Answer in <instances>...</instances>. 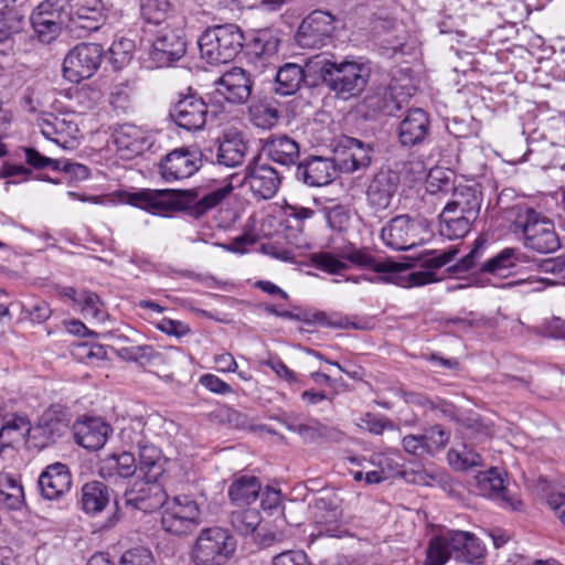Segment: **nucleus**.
Returning <instances> with one entry per match:
<instances>
[{
	"label": "nucleus",
	"mask_w": 565,
	"mask_h": 565,
	"mask_svg": "<svg viewBox=\"0 0 565 565\" xmlns=\"http://www.w3.org/2000/svg\"><path fill=\"white\" fill-rule=\"evenodd\" d=\"M232 191V183L224 181L209 191L202 189L186 191L142 190L131 193L128 202L153 214L186 211L190 216L198 218L217 206Z\"/></svg>",
	"instance_id": "obj_1"
},
{
	"label": "nucleus",
	"mask_w": 565,
	"mask_h": 565,
	"mask_svg": "<svg viewBox=\"0 0 565 565\" xmlns=\"http://www.w3.org/2000/svg\"><path fill=\"white\" fill-rule=\"evenodd\" d=\"M457 247L452 246L447 250L437 252L429 250L422 256V266L428 270H418L408 273L403 276L402 273L409 268L407 264H401L395 262H376L375 258L366 249H352L351 252L343 254V258L348 259L352 264L370 268L376 273L383 274L382 279L387 282H394L404 287L412 286H424L438 280L434 269H438L449 262H451L457 255Z\"/></svg>",
	"instance_id": "obj_2"
},
{
	"label": "nucleus",
	"mask_w": 565,
	"mask_h": 565,
	"mask_svg": "<svg viewBox=\"0 0 565 565\" xmlns=\"http://www.w3.org/2000/svg\"><path fill=\"white\" fill-rule=\"evenodd\" d=\"M509 217L513 231L522 232L524 245L527 248L547 254L554 253L561 247L554 223L548 217L525 205H513L509 210Z\"/></svg>",
	"instance_id": "obj_3"
},
{
	"label": "nucleus",
	"mask_w": 565,
	"mask_h": 565,
	"mask_svg": "<svg viewBox=\"0 0 565 565\" xmlns=\"http://www.w3.org/2000/svg\"><path fill=\"white\" fill-rule=\"evenodd\" d=\"M484 555V548L480 540L466 531H447L430 540L426 565H445L454 558L462 563H473Z\"/></svg>",
	"instance_id": "obj_4"
},
{
	"label": "nucleus",
	"mask_w": 565,
	"mask_h": 565,
	"mask_svg": "<svg viewBox=\"0 0 565 565\" xmlns=\"http://www.w3.org/2000/svg\"><path fill=\"white\" fill-rule=\"evenodd\" d=\"M236 550V540L226 530L211 526L200 531L190 553L194 565H224Z\"/></svg>",
	"instance_id": "obj_5"
},
{
	"label": "nucleus",
	"mask_w": 565,
	"mask_h": 565,
	"mask_svg": "<svg viewBox=\"0 0 565 565\" xmlns=\"http://www.w3.org/2000/svg\"><path fill=\"white\" fill-rule=\"evenodd\" d=\"M185 51L184 20H170L156 31L149 50V60L157 68L175 67Z\"/></svg>",
	"instance_id": "obj_6"
},
{
	"label": "nucleus",
	"mask_w": 565,
	"mask_h": 565,
	"mask_svg": "<svg viewBox=\"0 0 565 565\" xmlns=\"http://www.w3.org/2000/svg\"><path fill=\"white\" fill-rule=\"evenodd\" d=\"M431 235L428 221L402 214L393 217L381 231L384 244L395 250H408L424 244Z\"/></svg>",
	"instance_id": "obj_7"
},
{
	"label": "nucleus",
	"mask_w": 565,
	"mask_h": 565,
	"mask_svg": "<svg viewBox=\"0 0 565 565\" xmlns=\"http://www.w3.org/2000/svg\"><path fill=\"white\" fill-rule=\"evenodd\" d=\"M161 508V526L167 533L184 536L201 524V509L191 495L166 497Z\"/></svg>",
	"instance_id": "obj_8"
},
{
	"label": "nucleus",
	"mask_w": 565,
	"mask_h": 565,
	"mask_svg": "<svg viewBox=\"0 0 565 565\" xmlns=\"http://www.w3.org/2000/svg\"><path fill=\"white\" fill-rule=\"evenodd\" d=\"M121 440L131 448L138 449L139 465L138 469L145 479L150 482H157L158 478L164 471L166 459L161 450L151 444L142 433V425H130L121 429Z\"/></svg>",
	"instance_id": "obj_9"
},
{
	"label": "nucleus",
	"mask_w": 565,
	"mask_h": 565,
	"mask_svg": "<svg viewBox=\"0 0 565 565\" xmlns=\"http://www.w3.org/2000/svg\"><path fill=\"white\" fill-rule=\"evenodd\" d=\"M31 25L39 41L51 43L54 41L63 24H67V10L65 0H44L32 12Z\"/></svg>",
	"instance_id": "obj_10"
},
{
	"label": "nucleus",
	"mask_w": 565,
	"mask_h": 565,
	"mask_svg": "<svg viewBox=\"0 0 565 565\" xmlns=\"http://www.w3.org/2000/svg\"><path fill=\"white\" fill-rule=\"evenodd\" d=\"M105 20L102 0H81L68 8L66 28L75 38L83 39L99 30Z\"/></svg>",
	"instance_id": "obj_11"
},
{
	"label": "nucleus",
	"mask_w": 565,
	"mask_h": 565,
	"mask_svg": "<svg viewBox=\"0 0 565 565\" xmlns=\"http://www.w3.org/2000/svg\"><path fill=\"white\" fill-rule=\"evenodd\" d=\"M247 149L243 135L236 130H228L217 137L213 146L204 149L203 154L213 163L235 168L244 162Z\"/></svg>",
	"instance_id": "obj_12"
},
{
	"label": "nucleus",
	"mask_w": 565,
	"mask_h": 565,
	"mask_svg": "<svg viewBox=\"0 0 565 565\" xmlns=\"http://www.w3.org/2000/svg\"><path fill=\"white\" fill-rule=\"evenodd\" d=\"M373 149L355 138H341L333 149L332 160L335 168L343 173H353L365 169L372 161Z\"/></svg>",
	"instance_id": "obj_13"
},
{
	"label": "nucleus",
	"mask_w": 565,
	"mask_h": 565,
	"mask_svg": "<svg viewBox=\"0 0 565 565\" xmlns=\"http://www.w3.org/2000/svg\"><path fill=\"white\" fill-rule=\"evenodd\" d=\"M333 31V15L316 10L302 20L296 34V41L301 47H320Z\"/></svg>",
	"instance_id": "obj_14"
},
{
	"label": "nucleus",
	"mask_w": 565,
	"mask_h": 565,
	"mask_svg": "<svg viewBox=\"0 0 565 565\" xmlns=\"http://www.w3.org/2000/svg\"><path fill=\"white\" fill-rule=\"evenodd\" d=\"M38 488L43 499L53 501L63 498L72 488V475L68 467L62 462H54L41 472Z\"/></svg>",
	"instance_id": "obj_15"
},
{
	"label": "nucleus",
	"mask_w": 565,
	"mask_h": 565,
	"mask_svg": "<svg viewBox=\"0 0 565 565\" xmlns=\"http://www.w3.org/2000/svg\"><path fill=\"white\" fill-rule=\"evenodd\" d=\"M170 116L185 130H201L206 124L207 106L202 98L189 95L174 105Z\"/></svg>",
	"instance_id": "obj_16"
},
{
	"label": "nucleus",
	"mask_w": 565,
	"mask_h": 565,
	"mask_svg": "<svg viewBox=\"0 0 565 565\" xmlns=\"http://www.w3.org/2000/svg\"><path fill=\"white\" fill-rule=\"evenodd\" d=\"M399 174L393 170H381L370 182L367 202L375 211H384L390 205L399 186Z\"/></svg>",
	"instance_id": "obj_17"
},
{
	"label": "nucleus",
	"mask_w": 565,
	"mask_h": 565,
	"mask_svg": "<svg viewBox=\"0 0 565 565\" xmlns=\"http://www.w3.org/2000/svg\"><path fill=\"white\" fill-rule=\"evenodd\" d=\"M477 491L480 495L498 500L504 508L521 510L522 502L508 495L504 480L497 468L479 472L475 477Z\"/></svg>",
	"instance_id": "obj_18"
},
{
	"label": "nucleus",
	"mask_w": 565,
	"mask_h": 565,
	"mask_svg": "<svg viewBox=\"0 0 565 565\" xmlns=\"http://www.w3.org/2000/svg\"><path fill=\"white\" fill-rule=\"evenodd\" d=\"M345 67H351L352 71H371L362 62L358 61H342L337 63L328 53L316 54L309 57H297L295 62H287L277 66V71H343Z\"/></svg>",
	"instance_id": "obj_19"
},
{
	"label": "nucleus",
	"mask_w": 565,
	"mask_h": 565,
	"mask_svg": "<svg viewBox=\"0 0 565 565\" xmlns=\"http://www.w3.org/2000/svg\"><path fill=\"white\" fill-rule=\"evenodd\" d=\"M313 76L311 86L323 82L331 90L343 99L360 94L366 85L367 78L361 73H309Z\"/></svg>",
	"instance_id": "obj_20"
},
{
	"label": "nucleus",
	"mask_w": 565,
	"mask_h": 565,
	"mask_svg": "<svg viewBox=\"0 0 565 565\" xmlns=\"http://www.w3.org/2000/svg\"><path fill=\"white\" fill-rule=\"evenodd\" d=\"M199 160L194 152L188 149H174L160 163V173L166 181L189 178L199 170Z\"/></svg>",
	"instance_id": "obj_21"
},
{
	"label": "nucleus",
	"mask_w": 565,
	"mask_h": 565,
	"mask_svg": "<svg viewBox=\"0 0 565 565\" xmlns=\"http://www.w3.org/2000/svg\"><path fill=\"white\" fill-rule=\"evenodd\" d=\"M335 171L332 158L311 157L298 163L296 178L309 186H322L333 181Z\"/></svg>",
	"instance_id": "obj_22"
},
{
	"label": "nucleus",
	"mask_w": 565,
	"mask_h": 565,
	"mask_svg": "<svg viewBox=\"0 0 565 565\" xmlns=\"http://www.w3.org/2000/svg\"><path fill=\"white\" fill-rule=\"evenodd\" d=\"M215 96L223 97L233 104H243L247 102L252 94L253 82L248 73H223L214 82Z\"/></svg>",
	"instance_id": "obj_23"
},
{
	"label": "nucleus",
	"mask_w": 565,
	"mask_h": 565,
	"mask_svg": "<svg viewBox=\"0 0 565 565\" xmlns=\"http://www.w3.org/2000/svg\"><path fill=\"white\" fill-rule=\"evenodd\" d=\"M429 130L430 121L427 113L420 108H413L399 122L398 138L403 146L414 147L425 141Z\"/></svg>",
	"instance_id": "obj_24"
},
{
	"label": "nucleus",
	"mask_w": 565,
	"mask_h": 565,
	"mask_svg": "<svg viewBox=\"0 0 565 565\" xmlns=\"http://www.w3.org/2000/svg\"><path fill=\"white\" fill-rule=\"evenodd\" d=\"M104 60L102 45L81 43L71 49L64 57L62 71H98Z\"/></svg>",
	"instance_id": "obj_25"
},
{
	"label": "nucleus",
	"mask_w": 565,
	"mask_h": 565,
	"mask_svg": "<svg viewBox=\"0 0 565 565\" xmlns=\"http://www.w3.org/2000/svg\"><path fill=\"white\" fill-rule=\"evenodd\" d=\"M245 180L254 195L265 200L276 194L281 182L278 171L267 164L248 167Z\"/></svg>",
	"instance_id": "obj_26"
},
{
	"label": "nucleus",
	"mask_w": 565,
	"mask_h": 565,
	"mask_svg": "<svg viewBox=\"0 0 565 565\" xmlns=\"http://www.w3.org/2000/svg\"><path fill=\"white\" fill-rule=\"evenodd\" d=\"M166 493L156 482L136 483L131 489L125 492V502L127 505L150 513L163 504Z\"/></svg>",
	"instance_id": "obj_27"
},
{
	"label": "nucleus",
	"mask_w": 565,
	"mask_h": 565,
	"mask_svg": "<svg viewBox=\"0 0 565 565\" xmlns=\"http://www.w3.org/2000/svg\"><path fill=\"white\" fill-rule=\"evenodd\" d=\"M138 470L135 456L129 451L111 454L99 461L98 473L104 479H126Z\"/></svg>",
	"instance_id": "obj_28"
},
{
	"label": "nucleus",
	"mask_w": 565,
	"mask_h": 565,
	"mask_svg": "<svg viewBox=\"0 0 565 565\" xmlns=\"http://www.w3.org/2000/svg\"><path fill=\"white\" fill-rule=\"evenodd\" d=\"M267 157L279 164H295L299 158V145L287 135L271 136L263 147Z\"/></svg>",
	"instance_id": "obj_29"
},
{
	"label": "nucleus",
	"mask_w": 565,
	"mask_h": 565,
	"mask_svg": "<svg viewBox=\"0 0 565 565\" xmlns=\"http://www.w3.org/2000/svg\"><path fill=\"white\" fill-rule=\"evenodd\" d=\"M109 431V426L100 418H88L75 425V439L86 449L97 450L102 448Z\"/></svg>",
	"instance_id": "obj_30"
},
{
	"label": "nucleus",
	"mask_w": 565,
	"mask_h": 565,
	"mask_svg": "<svg viewBox=\"0 0 565 565\" xmlns=\"http://www.w3.org/2000/svg\"><path fill=\"white\" fill-rule=\"evenodd\" d=\"M279 40L269 32L258 33L248 44L247 54L256 67H268L276 60Z\"/></svg>",
	"instance_id": "obj_31"
},
{
	"label": "nucleus",
	"mask_w": 565,
	"mask_h": 565,
	"mask_svg": "<svg viewBox=\"0 0 565 565\" xmlns=\"http://www.w3.org/2000/svg\"><path fill=\"white\" fill-rule=\"evenodd\" d=\"M110 501V490L102 481L86 482L81 490V507L87 514L94 515L104 511Z\"/></svg>",
	"instance_id": "obj_32"
},
{
	"label": "nucleus",
	"mask_w": 565,
	"mask_h": 565,
	"mask_svg": "<svg viewBox=\"0 0 565 565\" xmlns=\"http://www.w3.org/2000/svg\"><path fill=\"white\" fill-rule=\"evenodd\" d=\"M216 38V44L223 57L224 64L231 62L243 45V34L235 24L215 25L212 28Z\"/></svg>",
	"instance_id": "obj_33"
},
{
	"label": "nucleus",
	"mask_w": 565,
	"mask_h": 565,
	"mask_svg": "<svg viewBox=\"0 0 565 565\" xmlns=\"http://www.w3.org/2000/svg\"><path fill=\"white\" fill-rule=\"evenodd\" d=\"M260 482L254 476L237 477L228 488V497L237 507L254 502L260 492Z\"/></svg>",
	"instance_id": "obj_34"
},
{
	"label": "nucleus",
	"mask_w": 565,
	"mask_h": 565,
	"mask_svg": "<svg viewBox=\"0 0 565 565\" xmlns=\"http://www.w3.org/2000/svg\"><path fill=\"white\" fill-rule=\"evenodd\" d=\"M482 196L481 193L477 191L473 186L468 185H459L456 186L454 192L451 193V199L447 202L450 206L455 209H460L466 216H469L472 220H477L480 207H481Z\"/></svg>",
	"instance_id": "obj_35"
},
{
	"label": "nucleus",
	"mask_w": 565,
	"mask_h": 565,
	"mask_svg": "<svg viewBox=\"0 0 565 565\" xmlns=\"http://www.w3.org/2000/svg\"><path fill=\"white\" fill-rule=\"evenodd\" d=\"M24 502V490L21 482L10 473H1L0 508L4 510H20Z\"/></svg>",
	"instance_id": "obj_36"
},
{
	"label": "nucleus",
	"mask_w": 565,
	"mask_h": 565,
	"mask_svg": "<svg viewBox=\"0 0 565 565\" xmlns=\"http://www.w3.org/2000/svg\"><path fill=\"white\" fill-rule=\"evenodd\" d=\"M140 15L146 23L159 25L170 20L182 19L172 14L169 0H139Z\"/></svg>",
	"instance_id": "obj_37"
},
{
	"label": "nucleus",
	"mask_w": 565,
	"mask_h": 565,
	"mask_svg": "<svg viewBox=\"0 0 565 565\" xmlns=\"http://www.w3.org/2000/svg\"><path fill=\"white\" fill-rule=\"evenodd\" d=\"M439 232L448 239H459L465 237L476 221L469 216L454 217L449 211H443L439 215Z\"/></svg>",
	"instance_id": "obj_38"
},
{
	"label": "nucleus",
	"mask_w": 565,
	"mask_h": 565,
	"mask_svg": "<svg viewBox=\"0 0 565 565\" xmlns=\"http://www.w3.org/2000/svg\"><path fill=\"white\" fill-rule=\"evenodd\" d=\"M114 140L118 148L127 149L136 153L140 152L146 143L142 131L130 124H124L116 128Z\"/></svg>",
	"instance_id": "obj_39"
},
{
	"label": "nucleus",
	"mask_w": 565,
	"mask_h": 565,
	"mask_svg": "<svg viewBox=\"0 0 565 565\" xmlns=\"http://www.w3.org/2000/svg\"><path fill=\"white\" fill-rule=\"evenodd\" d=\"M523 255L515 248H504L494 257L484 262L481 270L493 275H503L510 268L516 266L521 262Z\"/></svg>",
	"instance_id": "obj_40"
},
{
	"label": "nucleus",
	"mask_w": 565,
	"mask_h": 565,
	"mask_svg": "<svg viewBox=\"0 0 565 565\" xmlns=\"http://www.w3.org/2000/svg\"><path fill=\"white\" fill-rule=\"evenodd\" d=\"M312 81L313 76L309 73H276L275 90L282 96L291 95L302 85L312 87L310 85Z\"/></svg>",
	"instance_id": "obj_41"
},
{
	"label": "nucleus",
	"mask_w": 565,
	"mask_h": 565,
	"mask_svg": "<svg viewBox=\"0 0 565 565\" xmlns=\"http://www.w3.org/2000/svg\"><path fill=\"white\" fill-rule=\"evenodd\" d=\"M253 124L262 129L275 127L280 118L278 108L269 103H257L249 107Z\"/></svg>",
	"instance_id": "obj_42"
},
{
	"label": "nucleus",
	"mask_w": 565,
	"mask_h": 565,
	"mask_svg": "<svg viewBox=\"0 0 565 565\" xmlns=\"http://www.w3.org/2000/svg\"><path fill=\"white\" fill-rule=\"evenodd\" d=\"M77 307L81 309L85 318H92L102 322L107 317L104 309V302L96 292L89 290L79 291Z\"/></svg>",
	"instance_id": "obj_43"
},
{
	"label": "nucleus",
	"mask_w": 565,
	"mask_h": 565,
	"mask_svg": "<svg viewBox=\"0 0 565 565\" xmlns=\"http://www.w3.org/2000/svg\"><path fill=\"white\" fill-rule=\"evenodd\" d=\"M260 521V514L256 509H241L231 514L232 526L242 535L254 533Z\"/></svg>",
	"instance_id": "obj_44"
},
{
	"label": "nucleus",
	"mask_w": 565,
	"mask_h": 565,
	"mask_svg": "<svg viewBox=\"0 0 565 565\" xmlns=\"http://www.w3.org/2000/svg\"><path fill=\"white\" fill-rule=\"evenodd\" d=\"M447 459L449 465L457 470H466L482 465L481 456L468 448L467 445H462L461 450L451 448L447 454Z\"/></svg>",
	"instance_id": "obj_45"
},
{
	"label": "nucleus",
	"mask_w": 565,
	"mask_h": 565,
	"mask_svg": "<svg viewBox=\"0 0 565 565\" xmlns=\"http://www.w3.org/2000/svg\"><path fill=\"white\" fill-rule=\"evenodd\" d=\"M200 54L203 60L210 65L224 64L222 54L218 45L216 44V38L212 28L205 30L198 41Z\"/></svg>",
	"instance_id": "obj_46"
},
{
	"label": "nucleus",
	"mask_w": 565,
	"mask_h": 565,
	"mask_svg": "<svg viewBox=\"0 0 565 565\" xmlns=\"http://www.w3.org/2000/svg\"><path fill=\"white\" fill-rule=\"evenodd\" d=\"M422 435L429 457L444 449L450 439V431L441 425H434L425 429Z\"/></svg>",
	"instance_id": "obj_47"
},
{
	"label": "nucleus",
	"mask_w": 565,
	"mask_h": 565,
	"mask_svg": "<svg viewBox=\"0 0 565 565\" xmlns=\"http://www.w3.org/2000/svg\"><path fill=\"white\" fill-rule=\"evenodd\" d=\"M134 43L128 39L115 41L110 49V60L114 71H121L129 65L132 57Z\"/></svg>",
	"instance_id": "obj_48"
},
{
	"label": "nucleus",
	"mask_w": 565,
	"mask_h": 565,
	"mask_svg": "<svg viewBox=\"0 0 565 565\" xmlns=\"http://www.w3.org/2000/svg\"><path fill=\"white\" fill-rule=\"evenodd\" d=\"M313 266L329 274H339L348 269V265L330 253H316L311 256Z\"/></svg>",
	"instance_id": "obj_49"
},
{
	"label": "nucleus",
	"mask_w": 565,
	"mask_h": 565,
	"mask_svg": "<svg viewBox=\"0 0 565 565\" xmlns=\"http://www.w3.org/2000/svg\"><path fill=\"white\" fill-rule=\"evenodd\" d=\"M119 565H156V562L149 548L137 546L121 555Z\"/></svg>",
	"instance_id": "obj_50"
},
{
	"label": "nucleus",
	"mask_w": 565,
	"mask_h": 565,
	"mask_svg": "<svg viewBox=\"0 0 565 565\" xmlns=\"http://www.w3.org/2000/svg\"><path fill=\"white\" fill-rule=\"evenodd\" d=\"M22 150L25 154L26 163L34 169L50 168L54 171H58L62 167L63 162L60 159L45 157L34 148H23Z\"/></svg>",
	"instance_id": "obj_51"
},
{
	"label": "nucleus",
	"mask_w": 565,
	"mask_h": 565,
	"mask_svg": "<svg viewBox=\"0 0 565 565\" xmlns=\"http://www.w3.org/2000/svg\"><path fill=\"white\" fill-rule=\"evenodd\" d=\"M24 17L21 13L0 14V42L9 40L22 29Z\"/></svg>",
	"instance_id": "obj_52"
},
{
	"label": "nucleus",
	"mask_w": 565,
	"mask_h": 565,
	"mask_svg": "<svg viewBox=\"0 0 565 565\" xmlns=\"http://www.w3.org/2000/svg\"><path fill=\"white\" fill-rule=\"evenodd\" d=\"M441 173V171H433L429 173L426 189L430 194L445 196L454 192L456 186L448 178L438 175Z\"/></svg>",
	"instance_id": "obj_53"
},
{
	"label": "nucleus",
	"mask_w": 565,
	"mask_h": 565,
	"mask_svg": "<svg viewBox=\"0 0 565 565\" xmlns=\"http://www.w3.org/2000/svg\"><path fill=\"white\" fill-rule=\"evenodd\" d=\"M360 426L375 435H381L385 429H395V425L386 417L371 413L361 418Z\"/></svg>",
	"instance_id": "obj_54"
},
{
	"label": "nucleus",
	"mask_w": 565,
	"mask_h": 565,
	"mask_svg": "<svg viewBox=\"0 0 565 565\" xmlns=\"http://www.w3.org/2000/svg\"><path fill=\"white\" fill-rule=\"evenodd\" d=\"M404 450L418 458L429 457L425 447L423 435H406L402 439Z\"/></svg>",
	"instance_id": "obj_55"
},
{
	"label": "nucleus",
	"mask_w": 565,
	"mask_h": 565,
	"mask_svg": "<svg viewBox=\"0 0 565 565\" xmlns=\"http://www.w3.org/2000/svg\"><path fill=\"white\" fill-rule=\"evenodd\" d=\"M284 213L289 221L292 220L296 222V227L298 230H301L306 220L312 218L316 214V212L309 207L288 203L284 207Z\"/></svg>",
	"instance_id": "obj_56"
},
{
	"label": "nucleus",
	"mask_w": 565,
	"mask_h": 565,
	"mask_svg": "<svg viewBox=\"0 0 565 565\" xmlns=\"http://www.w3.org/2000/svg\"><path fill=\"white\" fill-rule=\"evenodd\" d=\"M158 329L168 335H174L177 338H181L190 333L191 329L189 324L179 321L172 320L168 318H163L158 324Z\"/></svg>",
	"instance_id": "obj_57"
},
{
	"label": "nucleus",
	"mask_w": 565,
	"mask_h": 565,
	"mask_svg": "<svg viewBox=\"0 0 565 565\" xmlns=\"http://www.w3.org/2000/svg\"><path fill=\"white\" fill-rule=\"evenodd\" d=\"M273 565H310L302 551H286L273 558Z\"/></svg>",
	"instance_id": "obj_58"
},
{
	"label": "nucleus",
	"mask_w": 565,
	"mask_h": 565,
	"mask_svg": "<svg viewBox=\"0 0 565 565\" xmlns=\"http://www.w3.org/2000/svg\"><path fill=\"white\" fill-rule=\"evenodd\" d=\"M289 430H292L297 434H299L305 441L307 443H315L319 440V434H320V423L319 422H312L310 424H297V425H290Z\"/></svg>",
	"instance_id": "obj_59"
},
{
	"label": "nucleus",
	"mask_w": 565,
	"mask_h": 565,
	"mask_svg": "<svg viewBox=\"0 0 565 565\" xmlns=\"http://www.w3.org/2000/svg\"><path fill=\"white\" fill-rule=\"evenodd\" d=\"M200 383L207 388L210 392L215 394H228L232 393V387L223 380L214 374H204L200 377Z\"/></svg>",
	"instance_id": "obj_60"
},
{
	"label": "nucleus",
	"mask_w": 565,
	"mask_h": 565,
	"mask_svg": "<svg viewBox=\"0 0 565 565\" xmlns=\"http://www.w3.org/2000/svg\"><path fill=\"white\" fill-rule=\"evenodd\" d=\"M539 266L542 271L551 273L565 279V256L543 259Z\"/></svg>",
	"instance_id": "obj_61"
},
{
	"label": "nucleus",
	"mask_w": 565,
	"mask_h": 565,
	"mask_svg": "<svg viewBox=\"0 0 565 565\" xmlns=\"http://www.w3.org/2000/svg\"><path fill=\"white\" fill-rule=\"evenodd\" d=\"M328 224L333 230H342L349 222V215L342 206H334L326 215Z\"/></svg>",
	"instance_id": "obj_62"
},
{
	"label": "nucleus",
	"mask_w": 565,
	"mask_h": 565,
	"mask_svg": "<svg viewBox=\"0 0 565 565\" xmlns=\"http://www.w3.org/2000/svg\"><path fill=\"white\" fill-rule=\"evenodd\" d=\"M544 331L552 338L565 340V320L553 317L544 323Z\"/></svg>",
	"instance_id": "obj_63"
},
{
	"label": "nucleus",
	"mask_w": 565,
	"mask_h": 565,
	"mask_svg": "<svg viewBox=\"0 0 565 565\" xmlns=\"http://www.w3.org/2000/svg\"><path fill=\"white\" fill-rule=\"evenodd\" d=\"M547 504L561 522L565 524V494L551 493L547 498Z\"/></svg>",
	"instance_id": "obj_64"
}]
</instances>
